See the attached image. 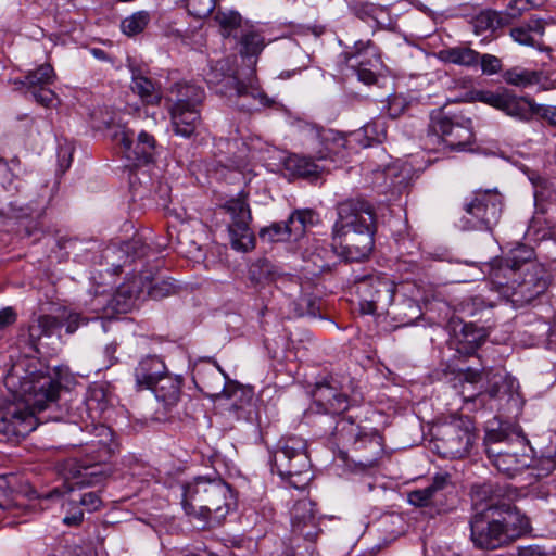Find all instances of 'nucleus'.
Returning a JSON list of instances; mask_svg holds the SVG:
<instances>
[{"mask_svg": "<svg viewBox=\"0 0 556 556\" xmlns=\"http://www.w3.org/2000/svg\"><path fill=\"white\" fill-rule=\"evenodd\" d=\"M492 492V485L483 484L472 490L476 513L470 519V536L475 546L495 549L509 544L530 530V520L517 507L506 503H491L479 508L481 495Z\"/></svg>", "mask_w": 556, "mask_h": 556, "instance_id": "nucleus-1", "label": "nucleus"}, {"mask_svg": "<svg viewBox=\"0 0 556 556\" xmlns=\"http://www.w3.org/2000/svg\"><path fill=\"white\" fill-rule=\"evenodd\" d=\"M181 490L184 511L203 527L220 525L236 506L230 486L219 478L199 476L182 484Z\"/></svg>", "mask_w": 556, "mask_h": 556, "instance_id": "nucleus-2", "label": "nucleus"}, {"mask_svg": "<svg viewBox=\"0 0 556 556\" xmlns=\"http://www.w3.org/2000/svg\"><path fill=\"white\" fill-rule=\"evenodd\" d=\"M61 368L45 367L36 363L29 364L23 375L12 372L5 379L11 395L37 416L47 409L58 407L61 382Z\"/></svg>", "mask_w": 556, "mask_h": 556, "instance_id": "nucleus-3", "label": "nucleus"}, {"mask_svg": "<svg viewBox=\"0 0 556 556\" xmlns=\"http://www.w3.org/2000/svg\"><path fill=\"white\" fill-rule=\"evenodd\" d=\"M311 460L306 441L300 437H289L279 442L273 455V470L281 479L289 481L294 489H304L312 479Z\"/></svg>", "mask_w": 556, "mask_h": 556, "instance_id": "nucleus-4", "label": "nucleus"}, {"mask_svg": "<svg viewBox=\"0 0 556 556\" xmlns=\"http://www.w3.org/2000/svg\"><path fill=\"white\" fill-rule=\"evenodd\" d=\"M503 206V195L496 189L475 190L463 201L462 227L466 230L492 231L500 223Z\"/></svg>", "mask_w": 556, "mask_h": 556, "instance_id": "nucleus-5", "label": "nucleus"}, {"mask_svg": "<svg viewBox=\"0 0 556 556\" xmlns=\"http://www.w3.org/2000/svg\"><path fill=\"white\" fill-rule=\"evenodd\" d=\"M361 134H343L341 131L313 126L307 132V144L314 157L326 165L342 164L351 155Z\"/></svg>", "mask_w": 556, "mask_h": 556, "instance_id": "nucleus-6", "label": "nucleus"}, {"mask_svg": "<svg viewBox=\"0 0 556 556\" xmlns=\"http://www.w3.org/2000/svg\"><path fill=\"white\" fill-rule=\"evenodd\" d=\"M476 440L473 427L468 418H453L435 428L434 450L444 458H463Z\"/></svg>", "mask_w": 556, "mask_h": 556, "instance_id": "nucleus-7", "label": "nucleus"}, {"mask_svg": "<svg viewBox=\"0 0 556 556\" xmlns=\"http://www.w3.org/2000/svg\"><path fill=\"white\" fill-rule=\"evenodd\" d=\"M429 131L437 136L450 151H465L475 142L470 118L448 115L443 110L431 113Z\"/></svg>", "mask_w": 556, "mask_h": 556, "instance_id": "nucleus-8", "label": "nucleus"}, {"mask_svg": "<svg viewBox=\"0 0 556 556\" xmlns=\"http://www.w3.org/2000/svg\"><path fill=\"white\" fill-rule=\"evenodd\" d=\"M41 418L34 415L23 402H18L12 395L10 399L0 400V441L13 444L20 443L33 432Z\"/></svg>", "mask_w": 556, "mask_h": 556, "instance_id": "nucleus-9", "label": "nucleus"}, {"mask_svg": "<svg viewBox=\"0 0 556 556\" xmlns=\"http://www.w3.org/2000/svg\"><path fill=\"white\" fill-rule=\"evenodd\" d=\"M352 380L349 377L339 379L329 376L316 382L311 394L314 403L326 414H341L350 406V392Z\"/></svg>", "mask_w": 556, "mask_h": 556, "instance_id": "nucleus-10", "label": "nucleus"}, {"mask_svg": "<svg viewBox=\"0 0 556 556\" xmlns=\"http://www.w3.org/2000/svg\"><path fill=\"white\" fill-rule=\"evenodd\" d=\"M224 208L231 216L228 227L231 247L241 252H248L254 248V236L250 229L252 219L247 201V194L240 192L236 198L228 200Z\"/></svg>", "mask_w": 556, "mask_h": 556, "instance_id": "nucleus-11", "label": "nucleus"}, {"mask_svg": "<svg viewBox=\"0 0 556 556\" xmlns=\"http://www.w3.org/2000/svg\"><path fill=\"white\" fill-rule=\"evenodd\" d=\"M112 139L119 147L121 152L136 165H146L153 162L156 154V140L148 131H140L135 139L131 129L119 125L112 134Z\"/></svg>", "mask_w": 556, "mask_h": 556, "instance_id": "nucleus-12", "label": "nucleus"}, {"mask_svg": "<svg viewBox=\"0 0 556 556\" xmlns=\"http://www.w3.org/2000/svg\"><path fill=\"white\" fill-rule=\"evenodd\" d=\"M359 308L363 314L386 311L393 302L394 282L386 276L365 277L357 283Z\"/></svg>", "mask_w": 556, "mask_h": 556, "instance_id": "nucleus-13", "label": "nucleus"}, {"mask_svg": "<svg viewBox=\"0 0 556 556\" xmlns=\"http://www.w3.org/2000/svg\"><path fill=\"white\" fill-rule=\"evenodd\" d=\"M338 218L332 227V239L340 238L345 230L375 227L374 206L364 199H346L337 204Z\"/></svg>", "mask_w": 556, "mask_h": 556, "instance_id": "nucleus-14", "label": "nucleus"}, {"mask_svg": "<svg viewBox=\"0 0 556 556\" xmlns=\"http://www.w3.org/2000/svg\"><path fill=\"white\" fill-rule=\"evenodd\" d=\"M493 285L515 307L529 304L547 289L544 269L538 265H532V270L528 271L523 280L518 282L516 287L504 283L501 279L493 280Z\"/></svg>", "mask_w": 556, "mask_h": 556, "instance_id": "nucleus-15", "label": "nucleus"}, {"mask_svg": "<svg viewBox=\"0 0 556 556\" xmlns=\"http://www.w3.org/2000/svg\"><path fill=\"white\" fill-rule=\"evenodd\" d=\"M334 435L339 440L351 441L352 439L355 451L369 450L368 455L359 458L358 463L363 466L371 467L382 455L381 438L377 434H361L358 427L350 420L344 418L340 419L334 428Z\"/></svg>", "mask_w": 556, "mask_h": 556, "instance_id": "nucleus-16", "label": "nucleus"}, {"mask_svg": "<svg viewBox=\"0 0 556 556\" xmlns=\"http://www.w3.org/2000/svg\"><path fill=\"white\" fill-rule=\"evenodd\" d=\"M216 377L217 383L205 380L201 377V370L195 369L194 379H199L201 386L200 389L210 397L219 399L225 397L230 401V407L232 409H242L245 405L250 404L253 397V391L250 388L240 386L236 382L222 383V379L218 372L213 371Z\"/></svg>", "mask_w": 556, "mask_h": 556, "instance_id": "nucleus-17", "label": "nucleus"}, {"mask_svg": "<svg viewBox=\"0 0 556 556\" xmlns=\"http://www.w3.org/2000/svg\"><path fill=\"white\" fill-rule=\"evenodd\" d=\"M345 230L340 238L332 239L341 249L342 256L349 262H362L369 256L374 248L375 227Z\"/></svg>", "mask_w": 556, "mask_h": 556, "instance_id": "nucleus-18", "label": "nucleus"}, {"mask_svg": "<svg viewBox=\"0 0 556 556\" xmlns=\"http://www.w3.org/2000/svg\"><path fill=\"white\" fill-rule=\"evenodd\" d=\"M337 245L334 243L329 245L323 239H313L303 253L306 263L305 269L312 275L330 271L339 257Z\"/></svg>", "mask_w": 556, "mask_h": 556, "instance_id": "nucleus-19", "label": "nucleus"}, {"mask_svg": "<svg viewBox=\"0 0 556 556\" xmlns=\"http://www.w3.org/2000/svg\"><path fill=\"white\" fill-rule=\"evenodd\" d=\"M292 532L307 541H315L319 527L315 516L314 503L307 498L298 501L291 509Z\"/></svg>", "mask_w": 556, "mask_h": 556, "instance_id": "nucleus-20", "label": "nucleus"}, {"mask_svg": "<svg viewBox=\"0 0 556 556\" xmlns=\"http://www.w3.org/2000/svg\"><path fill=\"white\" fill-rule=\"evenodd\" d=\"M283 170L290 178L316 180L330 170V166L318 162L312 155L290 154L283 161Z\"/></svg>", "mask_w": 556, "mask_h": 556, "instance_id": "nucleus-21", "label": "nucleus"}, {"mask_svg": "<svg viewBox=\"0 0 556 556\" xmlns=\"http://www.w3.org/2000/svg\"><path fill=\"white\" fill-rule=\"evenodd\" d=\"M450 488H452L450 476L437 475L428 486L409 492L408 502L416 507L440 505Z\"/></svg>", "mask_w": 556, "mask_h": 556, "instance_id": "nucleus-22", "label": "nucleus"}, {"mask_svg": "<svg viewBox=\"0 0 556 556\" xmlns=\"http://www.w3.org/2000/svg\"><path fill=\"white\" fill-rule=\"evenodd\" d=\"M167 368L159 356H146L134 369L137 390H151L165 376Z\"/></svg>", "mask_w": 556, "mask_h": 556, "instance_id": "nucleus-23", "label": "nucleus"}, {"mask_svg": "<svg viewBox=\"0 0 556 556\" xmlns=\"http://www.w3.org/2000/svg\"><path fill=\"white\" fill-rule=\"evenodd\" d=\"M204 98L205 92L201 87L179 81L167 90L165 101L168 108H200Z\"/></svg>", "mask_w": 556, "mask_h": 556, "instance_id": "nucleus-24", "label": "nucleus"}, {"mask_svg": "<svg viewBox=\"0 0 556 556\" xmlns=\"http://www.w3.org/2000/svg\"><path fill=\"white\" fill-rule=\"evenodd\" d=\"M176 135L191 137L200 123V108H168Z\"/></svg>", "mask_w": 556, "mask_h": 556, "instance_id": "nucleus-25", "label": "nucleus"}, {"mask_svg": "<svg viewBox=\"0 0 556 556\" xmlns=\"http://www.w3.org/2000/svg\"><path fill=\"white\" fill-rule=\"evenodd\" d=\"M46 500H62V509L64 511L63 523L67 527H78L84 521V510L76 498L75 493H70L65 497V492L55 488L43 496Z\"/></svg>", "mask_w": 556, "mask_h": 556, "instance_id": "nucleus-26", "label": "nucleus"}, {"mask_svg": "<svg viewBox=\"0 0 556 556\" xmlns=\"http://www.w3.org/2000/svg\"><path fill=\"white\" fill-rule=\"evenodd\" d=\"M535 101L528 97H519L509 90H504L501 111L519 121L528 122L534 115Z\"/></svg>", "mask_w": 556, "mask_h": 556, "instance_id": "nucleus-27", "label": "nucleus"}, {"mask_svg": "<svg viewBox=\"0 0 556 556\" xmlns=\"http://www.w3.org/2000/svg\"><path fill=\"white\" fill-rule=\"evenodd\" d=\"M486 337L484 328H478L472 323L465 324L455 334L456 350L460 354L469 355L485 341Z\"/></svg>", "mask_w": 556, "mask_h": 556, "instance_id": "nucleus-28", "label": "nucleus"}, {"mask_svg": "<svg viewBox=\"0 0 556 556\" xmlns=\"http://www.w3.org/2000/svg\"><path fill=\"white\" fill-rule=\"evenodd\" d=\"M504 80L511 86L527 88L534 85H540L544 90H548L546 86L548 78L542 71H531L523 67H513L503 74Z\"/></svg>", "mask_w": 556, "mask_h": 556, "instance_id": "nucleus-29", "label": "nucleus"}, {"mask_svg": "<svg viewBox=\"0 0 556 556\" xmlns=\"http://www.w3.org/2000/svg\"><path fill=\"white\" fill-rule=\"evenodd\" d=\"M181 383L182 380L179 377L166 372L152 390L156 400L162 402L165 408L169 409L175 406L180 399Z\"/></svg>", "mask_w": 556, "mask_h": 556, "instance_id": "nucleus-30", "label": "nucleus"}, {"mask_svg": "<svg viewBox=\"0 0 556 556\" xmlns=\"http://www.w3.org/2000/svg\"><path fill=\"white\" fill-rule=\"evenodd\" d=\"M533 255V250L525 245L514 249L509 256L501 262L500 267L493 269V280H498L502 276H506L507 274L515 275L517 270L521 269L523 264L532 260Z\"/></svg>", "mask_w": 556, "mask_h": 556, "instance_id": "nucleus-31", "label": "nucleus"}, {"mask_svg": "<svg viewBox=\"0 0 556 556\" xmlns=\"http://www.w3.org/2000/svg\"><path fill=\"white\" fill-rule=\"evenodd\" d=\"M282 273L266 258H260L249 266L248 277L254 287H264L277 281Z\"/></svg>", "mask_w": 556, "mask_h": 556, "instance_id": "nucleus-32", "label": "nucleus"}, {"mask_svg": "<svg viewBox=\"0 0 556 556\" xmlns=\"http://www.w3.org/2000/svg\"><path fill=\"white\" fill-rule=\"evenodd\" d=\"M232 88L235 90V94L238 98H244L249 100L247 103H242V108H247L248 110L257 109L258 106L267 108L271 106L275 101L267 97L262 90L254 86H248L242 81H239L235 78H230Z\"/></svg>", "mask_w": 556, "mask_h": 556, "instance_id": "nucleus-33", "label": "nucleus"}, {"mask_svg": "<svg viewBox=\"0 0 556 556\" xmlns=\"http://www.w3.org/2000/svg\"><path fill=\"white\" fill-rule=\"evenodd\" d=\"M109 403L110 393L104 384H94L88 389L85 406L92 422L101 418Z\"/></svg>", "mask_w": 556, "mask_h": 556, "instance_id": "nucleus-34", "label": "nucleus"}, {"mask_svg": "<svg viewBox=\"0 0 556 556\" xmlns=\"http://www.w3.org/2000/svg\"><path fill=\"white\" fill-rule=\"evenodd\" d=\"M130 88L144 104L157 105L163 97L160 87L150 78L140 74L132 76Z\"/></svg>", "mask_w": 556, "mask_h": 556, "instance_id": "nucleus-35", "label": "nucleus"}, {"mask_svg": "<svg viewBox=\"0 0 556 556\" xmlns=\"http://www.w3.org/2000/svg\"><path fill=\"white\" fill-rule=\"evenodd\" d=\"M440 59L444 62L462 65L473 66L479 62L480 54L468 47H453L441 50Z\"/></svg>", "mask_w": 556, "mask_h": 556, "instance_id": "nucleus-36", "label": "nucleus"}, {"mask_svg": "<svg viewBox=\"0 0 556 556\" xmlns=\"http://www.w3.org/2000/svg\"><path fill=\"white\" fill-rule=\"evenodd\" d=\"M507 24V18H505L502 13H498L494 10L481 11L471 21L473 31L477 35L485 31H494Z\"/></svg>", "mask_w": 556, "mask_h": 556, "instance_id": "nucleus-37", "label": "nucleus"}, {"mask_svg": "<svg viewBox=\"0 0 556 556\" xmlns=\"http://www.w3.org/2000/svg\"><path fill=\"white\" fill-rule=\"evenodd\" d=\"M214 20L219 26V30L223 37H235L237 38L241 30H243L242 26V17L241 15L232 10H218L215 14Z\"/></svg>", "mask_w": 556, "mask_h": 556, "instance_id": "nucleus-38", "label": "nucleus"}, {"mask_svg": "<svg viewBox=\"0 0 556 556\" xmlns=\"http://www.w3.org/2000/svg\"><path fill=\"white\" fill-rule=\"evenodd\" d=\"M239 37V52L242 56H257L265 47L264 37L252 27H245Z\"/></svg>", "mask_w": 556, "mask_h": 556, "instance_id": "nucleus-39", "label": "nucleus"}, {"mask_svg": "<svg viewBox=\"0 0 556 556\" xmlns=\"http://www.w3.org/2000/svg\"><path fill=\"white\" fill-rule=\"evenodd\" d=\"M97 440L91 441V445L98 447L97 462H106L113 452V433L112 430L104 425H93Z\"/></svg>", "mask_w": 556, "mask_h": 556, "instance_id": "nucleus-40", "label": "nucleus"}, {"mask_svg": "<svg viewBox=\"0 0 556 556\" xmlns=\"http://www.w3.org/2000/svg\"><path fill=\"white\" fill-rule=\"evenodd\" d=\"M62 328L61 309L56 315H41L37 325L30 326L29 336L31 339H39L41 336L51 337Z\"/></svg>", "mask_w": 556, "mask_h": 556, "instance_id": "nucleus-41", "label": "nucleus"}, {"mask_svg": "<svg viewBox=\"0 0 556 556\" xmlns=\"http://www.w3.org/2000/svg\"><path fill=\"white\" fill-rule=\"evenodd\" d=\"M483 372L489 382L486 393L491 399H500L511 392L514 379L510 376L498 372L491 375L492 372L485 369H483Z\"/></svg>", "mask_w": 556, "mask_h": 556, "instance_id": "nucleus-42", "label": "nucleus"}, {"mask_svg": "<svg viewBox=\"0 0 556 556\" xmlns=\"http://www.w3.org/2000/svg\"><path fill=\"white\" fill-rule=\"evenodd\" d=\"M486 453L489 459L498 471L510 476L519 469V459L516 454L495 451L491 447L486 450Z\"/></svg>", "mask_w": 556, "mask_h": 556, "instance_id": "nucleus-43", "label": "nucleus"}, {"mask_svg": "<svg viewBox=\"0 0 556 556\" xmlns=\"http://www.w3.org/2000/svg\"><path fill=\"white\" fill-rule=\"evenodd\" d=\"M149 22L150 14L146 11H138L122 21L121 29L127 36H135L143 31Z\"/></svg>", "mask_w": 556, "mask_h": 556, "instance_id": "nucleus-44", "label": "nucleus"}, {"mask_svg": "<svg viewBox=\"0 0 556 556\" xmlns=\"http://www.w3.org/2000/svg\"><path fill=\"white\" fill-rule=\"evenodd\" d=\"M316 213L313 210H296L290 217L289 223L292 226L293 235L299 237L303 235L308 226H313L316 222Z\"/></svg>", "mask_w": 556, "mask_h": 556, "instance_id": "nucleus-45", "label": "nucleus"}, {"mask_svg": "<svg viewBox=\"0 0 556 556\" xmlns=\"http://www.w3.org/2000/svg\"><path fill=\"white\" fill-rule=\"evenodd\" d=\"M54 71L50 64H41L35 71L28 72L25 76V84L29 88H37L49 85L54 79Z\"/></svg>", "mask_w": 556, "mask_h": 556, "instance_id": "nucleus-46", "label": "nucleus"}, {"mask_svg": "<svg viewBox=\"0 0 556 556\" xmlns=\"http://www.w3.org/2000/svg\"><path fill=\"white\" fill-rule=\"evenodd\" d=\"M353 134H361L356 142L361 141V138L364 136L368 139L367 144L369 146L372 142H382L387 139V127L384 122L376 119L367 123L361 130L354 131Z\"/></svg>", "mask_w": 556, "mask_h": 556, "instance_id": "nucleus-47", "label": "nucleus"}, {"mask_svg": "<svg viewBox=\"0 0 556 556\" xmlns=\"http://www.w3.org/2000/svg\"><path fill=\"white\" fill-rule=\"evenodd\" d=\"M292 235L293 230L289 219L285 223H274L260 231L261 238L271 242L287 240Z\"/></svg>", "mask_w": 556, "mask_h": 556, "instance_id": "nucleus-48", "label": "nucleus"}, {"mask_svg": "<svg viewBox=\"0 0 556 556\" xmlns=\"http://www.w3.org/2000/svg\"><path fill=\"white\" fill-rule=\"evenodd\" d=\"M412 100L409 97L402 93H394L387 100L384 111L391 118H397L403 115L409 108Z\"/></svg>", "mask_w": 556, "mask_h": 556, "instance_id": "nucleus-49", "label": "nucleus"}, {"mask_svg": "<svg viewBox=\"0 0 556 556\" xmlns=\"http://www.w3.org/2000/svg\"><path fill=\"white\" fill-rule=\"evenodd\" d=\"M16 494L10 478L0 476V508L13 509L16 507Z\"/></svg>", "mask_w": 556, "mask_h": 556, "instance_id": "nucleus-50", "label": "nucleus"}, {"mask_svg": "<svg viewBox=\"0 0 556 556\" xmlns=\"http://www.w3.org/2000/svg\"><path fill=\"white\" fill-rule=\"evenodd\" d=\"M186 5L189 14L198 18H204L213 12L216 0H187Z\"/></svg>", "mask_w": 556, "mask_h": 556, "instance_id": "nucleus-51", "label": "nucleus"}, {"mask_svg": "<svg viewBox=\"0 0 556 556\" xmlns=\"http://www.w3.org/2000/svg\"><path fill=\"white\" fill-rule=\"evenodd\" d=\"M491 303H486L483 296L475 295L465 300L462 304V309L469 316H477L478 314L492 308Z\"/></svg>", "mask_w": 556, "mask_h": 556, "instance_id": "nucleus-52", "label": "nucleus"}, {"mask_svg": "<svg viewBox=\"0 0 556 556\" xmlns=\"http://www.w3.org/2000/svg\"><path fill=\"white\" fill-rule=\"evenodd\" d=\"M62 327L65 326L67 333H74L80 326L88 323L87 318L80 316V314L68 311L67 308H61Z\"/></svg>", "mask_w": 556, "mask_h": 556, "instance_id": "nucleus-53", "label": "nucleus"}, {"mask_svg": "<svg viewBox=\"0 0 556 556\" xmlns=\"http://www.w3.org/2000/svg\"><path fill=\"white\" fill-rule=\"evenodd\" d=\"M76 498L80 506L84 507L85 510L88 513L97 511L103 505L101 496L99 495L98 492L94 491L81 493L78 496H76Z\"/></svg>", "mask_w": 556, "mask_h": 556, "instance_id": "nucleus-54", "label": "nucleus"}, {"mask_svg": "<svg viewBox=\"0 0 556 556\" xmlns=\"http://www.w3.org/2000/svg\"><path fill=\"white\" fill-rule=\"evenodd\" d=\"M136 285V280L131 281L130 283H124L122 285L115 294L114 300L116 303H119V299L123 296L124 300V306L125 308H128L134 305L135 300L137 299V291L134 290V286Z\"/></svg>", "mask_w": 556, "mask_h": 556, "instance_id": "nucleus-55", "label": "nucleus"}, {"mask_svg": "<svg viewBox=\"0 0 556 556\" xmlns=\"http://www.w3.org/2000/svg\"><path fill=\"white\" fill-rule=\"evenodd\" d=\"M530 9L531 5L528 0H511L502 15L509 22L513 18H518Z\"/></svg>", "mask_w": 556, "mask_h": 556, "instance_id": "nucleus-56", "label": "nucleus"}, {"mask_svg": "<svg viewBox=\"0 0 556 556\" xmlns=\"http://www.w3.org/2000/svg\"><path fill=\"white\" fill-rule=\"evenodd\" d=\"M510 37L519 45L536 47L535 38L523 25L511 28Z\"/></svg>", "mask_w": 556, "mask_h": 556, "instance_id": "nucleus-57", "label": "nucleus"}, {"mask_svg": "<svg viewBox=\"0 0 556 556\" xmlns=\"http://www.w3.org/2000/svg\"><path fill=\"white\" fill-rule=\"evenodd\" d=\"M504 98V90L502 92H493L488 90L476 91L475 99L489 104L497 110H501V105Z\"/></svg>", "mask_w": 556, "mask_h": 556, "instance_id": "nucleus-58", "label": "nucleus"}, {"mask_svg": "<svg viewBox=\"0 0 556 556\" xmlns=\"http://www.w3.org/2000/svg\"><path fill=\"white\" fill-rule=\"evenodd\" d=\"M534 115L546 122L549 126L556 127V105L539 104L535 102Z\"/></svg>", "mask_w": 556, "mask_h": 556, "instance_id": "nucleus-59", "label": "nucleus"}, {"mask_svg": "<svg viewBox=\"0 0 556 556\" xmlns=\"http://www.w3.org/2000/svg\"><path fill=\"white\" fill-rule=\"evenodd\" d=\"M174 286L165 280L156 281L149 288V295L154 300H160L168 296L174 292Z\"/></svg>", "mask_w": 556, "mask_h": 556, "instance_id": "nucleus-60", "label": "nucleus"}, {"mask_svg": "<svg viewBox=\"0 0 556 556\" xmlns=\"http://www.w3.org/2000/svg\"><path fill=\"white\" fill-rule=\"evenodd\" d=\"M31 97L43 106H51L55 99V93L45 86L39 88H30Z\"/></svg>", "mask_w": 556, "mask_h": 556, "instance_id": "nucleus-61", "label": "nucleus"}, {"mask_svg": "<svg viewBox=\"0 0 556 556\" xmlns=\"http://www.w3.org/2000/svg\"><path fill=\"white\" fill-rule=\"evenodd\" d=\"M480 63L483 73L489 75L498 73L502 67L501 60L491 54H483Z\"/></svg>", "mask_w": 556, "mask_h": 556, "instance_id": "nucleus-62", "label": "nucleus"}, {"mask_svg": "<svg viewBox=\"0 0 556 556\" xmlns=\"http://www.w3.org/2000/svg\"><path fill=\"white\" fill-rule=\"evenodd\" d=\"M353 49H354V52L352 53V56L361 55L366 51H370V54L376 58V62H380L378 50L371 40H367V41L358 40L354 43Z\"/></svg>", "mask_w": 556, "mask_h": 556, "instance_id": "nucleus-63", "label": "nucleus"}, {"mask_svg": "<svg viewBox=\"0 0 556 556\" xmlns=\"http://www.w3.org/2000/svg\"><path fill=\"white\" fill-rule=\"evenodd\" d=\"M405 308L409 311V313H404V316L407 318L408 321L417 319L421 315L419 305L413 300L407 299L403 301L402 304H400L399 309Z\"/></svg>", "mask_w": 556, "mask_h": 556, "instance_id": "nucleus-64", "label": "nucleus"}]
</instances>
